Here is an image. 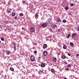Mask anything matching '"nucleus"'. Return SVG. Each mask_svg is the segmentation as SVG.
Segmentation results:
<instances>
[{"label": "nucleus", "mask_w": 79, "mask_h": 79, "mask_svg": "<svg viewBox=\"0 0 79 79\" xmlns=\"http://www.w3.org/2000/svg\"><path fill=\"white\" fill-rule=\"evenodd\" d=\"M12 16H15V12L13 13L12 14Z\"/></svg>", "instance_id": "obj_19"}, {"label": "nucleus", "mask_w": 79, "mask_h": 79, "mask_svg": "<svg viewBox=\"0 0 79 79\" xmlns=\"http://www.w3.org/2000/svg\"><path fill=\"white\" fill-rule=\"evenodd\" d=\"M62 58H63V59H64L65 58V56L64 55H63L61 56Z\"/></svg>", "instance_id": "obj_13"}, {"label": "nucleus", "mask_w": 79, "mask_h": 79, "mask_svg": "<svg viewBox=\"0 0 79 79\" xmlns=\"http://www.w3.org/2000/svg\"><path fill=\"white\" fill-rule=\"evenodd\" d=\"M13 44L14 45H16V44L15 43H13Z\"/></svg>", "instance_id": "obj_33"}, {"label": "nucleus", "mask_w": 79, "mask_h": 79, "mask_svg": "<svg viewBox=\"0 0 79 79\" xmlns=\"http://www.w3.org/2000/svg\"><path fill=\"white\" fill-rule=\"evenodd\" d=\"M35 18H37V17H38V16H39V15H38V14H36L35 15Z\"/></svg>", "instance_id": "obj_20"}, {"label": "nucleus", "mask_w": 79, "mask_h": 79, "mask_svg": "<svg viewBox=\"0 0 79 79\" xmlns=\"http://www.w3.org/2000/svg\"><path fill=\"white\" fill-rule=\"evenodd\" d=\"M20 16H23V14L22 13H20L19 14Z\"/></svg>", "instance_id": "obj_28"}, {"label": "nucleus", "mask_w": 79, "mask_h": 79, "mask_svg": "<svg viewBox=\"0 0 79 79\" xmlns=\"http://www.w3.org/2000/svg\"><path fill=\"white\" fill-rule=\"evenodd\" d=\"M7 11L8 13H10V11H11L10 10V9H8L7 10Z\"/></svg>", "instance_id": "obj_18"}, {"label": "nucleus", "mask_w": 79, "mask_h": 79, "mask_svg": "<svg viewBox=\"0 0 79 79\" xmlns=\"http://www.w3.org/2000/svg\"><path fill=\"white\" fill-rule=\"evenodd\" d=\"M64 79H67V78H64Z\"/></svg>", "instance_id": "obj_42"}, {"label": "nucleus", "mask_w": 79, "mask_h": 79, "mask_svg": "<svg viewBox=\"0 0 79 79\" xmlns=\"http://www.w3.org/2000/svg\"><path fill=\"white\" fill-rule=\"evenodd\" d=\"M40 66H41L42 68H44V67L45 66V64L44 63H42L41 64Z\"/></svg>", "instance_id": "obj_5"}, {"label": "nucleus", "mask_w": 79, "mask_h": 79, "mask_svg": "<svg viewBox=\"0 0 79 79\" xmlns=\"http://www.w3.org/2000/svg\"><path fill=\"white\" fill-rule=\"evenodd\" d=\"M23 3H24V1H23Z\"/></svg>", "instance_id": "obj_41"}, {"label": "nucleus", "mask_w": 79, "mask_h": 79, "mask_svg": "<svg viewBox=\"0 0 79 79\" xmlns=\"http://www.w3.org/2000/svg\"><path fill=\"white\" fill-rule=\"evenodd\" d=\"M76 35V34L75 33H73L72 34V37H74Z\"/></svg>", "instance_id": "obj_9"}, {"label": "nucleus", "mask_w": 79, "mask_h": 79, "mask_svg": "<svg viewBox=\"0 0 79 79\" xmlns=\"http://www.w3.org/2000/svg\"><path fill=\"white\" fill-rule=\"evenodd\" d=\"M65 71H69V68L66 67V68L64 69Z\"/></svg>", "instance_id": "obj_10"}, {"label": "nucleus", "mask_w": 79, "mask_h": 79, "mask_svg": "<svg viewBox=\"0 0 79 79\" xmlns=\"http://www.w3.org/2000/svg\"><path fill=\"white\" fill-rule=\"evenodd\" d=\"M43 55L44 56H47V51H44L43 53Z\"/></svg>", "instance_id": "obj_4"}, {"label": "nucleus", "mask_w": 79, "mask_h": 79, "mask_svg": "<svg viewBox=\"0 0 79 79\" xmlns=\"http://www.w3.org/2000/svg\"><path fill=\"white\" fill-rule=\"evenodd\" d=\"M14 19H18V17L17 16H15L14 17Z\"/></svg>", "instance_id": "obj_26"}, {"label": "nucleus", "mask_w": 79, "mask_h": 79, "mask_svg": "<svg viewBox=\"0 0 79 79\" xmlns=\"http://www.w3.org/2000/svg\"><path fill=\"white\" fill-rule=\"evenodd\" d=\"M56 21L58 23H60L61 21V19L60 18H57L56 19Z\"/></svg>", "instance_id": "obj_6"}, {"label": "nucleus", "mask_w": 79, "mask_h": 79, "mask_svg": "<svg viewBox=\"0 0 79 79\" xmlns=\"http://www.w3.org/2000/svg\"><path fill=\"white\" fill-rule=\"evenodd\" d=\"M63 48L64 49H66L67 48V47L66 45H65L63 46Z\"/></svg>", "instance_id": "obj_14"}, {"label": "nucleus", "mask_w": 79, "mask_h": 79, "mask_svg": "<svg viewBox=\"0 0 79 79\" xmlns=\"http://www.w3.org/2000/svg\"><path fill=\"white\" fill-rule=\"evenodd\" d=\"M51 72H52V73H53V72H54L55 71V70L53 69H51Z\"/></svg>", "instance_id": "obj_12"}, {"label": "nucleus", "mask_w": 79, "mask_h": 79, "mask_svg": "<svg viewBox=\"0 0 79 79\" xmlns=\"http://www.w3.org/2000/svg\"><path fill=\"white\" fill-rule=\"evenodd\" d=\"M34 45H37V43L36 42L34 44Z\"/></svg>", "instance_id": "obj_34"}, {"label": "nucleus", "mask_w": 79, "mask_h": 79, "mask_svg": "<svg viewBox=\"0 0 79 79\" xmlns=\"http://www.w3.org/2000/svg\"><path fill=\"white\" fill-rule=\"evenodd\" d=\"M68 55H69V56H71V54H70V53H68Z\"/></svg>", "instance_id": "obj_35"}, {"label": "nucleus", "mask_w": 79, "mask_h": 79, "mask_svg": "<svg viewBox=\"0 0 79 79\" xmlns=\"http://www.w3.org/2000/svg\"><path fill=\"white\" fill-rule=\"evenodd\" d=\"M78 30L79 31V27L78 28Z\"/></svg>", "instance_id": "obj_40"}, {"label": "nucleus", "mask_w": 79, "mask_h": 79, "mask_svg": "<svg viewBox=\"0 0 79 79\" xmlns=\"http://www.w3.org/2000/svg\"><path fill=\"white\" fill-rule=\"evenodd\" d=\"M74 6V4H70V6Z\"/></svg>", "instance_id": "obj_30"}, {"label": "nucleus", "mask_w": 79, "mask_h": 79, "mask_svg": "<svg viewBox=\"0 0 79 79\" xmlns=\"http://www.w3.org/2000/svg\"><path fill=\"white\" fill-rule=\"evenodd\" d=\"M70 15H71V14H70Z\"/></svg>", "instance_id": "obj_45"}, {"label": "nucleus", "mask_w": 79, "mask_h": 79, "mask_svg": "<svg viewBox=\"0 0 79 79\" xmlns=\"http://www.w3.org/2000/svg\"><path fill=\"white\" fill-rule=\"evenodd\" d=\"M47 26V23H43L41 25V26L43 27H45Z\"/></svg>", "instance_id": "obj_1"}, {"label": "nucleus", "mask_w": 79, "mask_h": 79, "mask_svg": "<svg viewBox=\"0 0 79 79\" xmlns=\"http://www.w3.org/2000/svg\"><path fill=\"white\" fill-rule=\"evenodd\" d=\"M47 44H45L43 45V48L44 49H45V48H47Z\"/></svg>", "instance_id": "obj_8"}, {"label": "nucleus", "mask_w": 79, "mask_h": 79, "mask_svg": "<svg viewBox=\"0 0 79 79\" xmlns=\"http://www.w3.org/2000/svg\"><path fill=\"white\" fill-rule=\"evenodd\" d=\"M50 21H52V19H48V22L49 23H50Z\"/></svg>", "instance_id": "obj_15"}, {"label": "nucleus", "mask_w": 79, "mask_h": 79, "mask_svg": "<svg viewBox=\"0 0 79 79\" xmlns=\"http://www.w3.org/2000/svg\"><path fill=\"white\" fill-rule=\"evenodd\" d=\"M65 10H68V6H67L65 7Z\"/></svg>", "instance_id": "obj_24"}, {"label": "nucleus", "mask_w": 79, "mask_h": 79, "mask_svg": "<svg viewBox=\"0 0 79 79\" xmlns=\"http://www.w3.org/2000/svg\"><path fill=\"white\" fill-rule=\"evenodd\" d=\"M40 57H39L38 59V60H40Z\"/></svg>", "instance_id": "obj_32"}, {"label": "nucleus", "mask_w": 79, "mask_h": 79, "mask_svg": "<svg viewBox=\"0 0 79 79\" xmlns=\"http://www.w3.org/2000/svg\"><path fill=\"white\" fill-rule=\"evenodd\" d=\"M14 51H15V50H16V46H15L14 47Z\"/></svg>", "instance_id": "obj_27"}, {"label": "nucleus", "mask_w": 79, "mask_h": 79, "mask_svg": "<svg viewBox=\"0 0 79 79\" xmlns=\"http://www.w3.org/2000/svg\"><path fill=\"white\" fill-rule=\"evenodd\" d=\"M22 29H23V30H24V28L22 27Z\"/></svg>", "instance_id": "obj_39"}, {"label": "nucleus", "mask_w": 79, "mask_h": 79, "mask_svg": "<svg viewBox=\"0 0 79 79\" xmlns=\"http://www.w3.org/2000/svg\"><path fill=\"white\" fill-rule=\"evenodd\" d=\"M52 61L54 62L56 61V58L55 57L53 58L52 59Z\"/></svg>", "instance_id": "obj_7"}, {"label": "nucleus", "mask_w": 79, "mask_h": 79, "mask_svg": "<svg viewBox=\"0 0 79 79\" xmlns=\"http://www.w3.org/2000/svg\"><path fill=\"white\" fill-rule=\"evenodd\" d=\"M70 37V34H69L67 35L66 38H69Z\"/></svg>", "instance_id": "obj_16"}, {"label": "nucleus", "mask_w": 79, "mask_h": 79, "mask_svg": "<svg viewBox=\"0 0 79 79\" xmlns=\"http://www.w3.org/2000/svg\"><path fill=\"white\" fill-rule=\"evenodd\" d=\"M10 70H11V71H14V69H13V68H10Z\"/></svg>", "instance_id": "obj_22"}, {"label": "nucleus", "mask_w": 79, "mask_h": 79, "mask_svg": "<svg viewBox=\"0 0 79 79\" xmlns=\"http://www.w3.org/2000/svg\"><path fill=\"white\" fill-rule=\"evenodd\" d=\"M65 64H67V62H65Z\"/></svg>", "instance_id": "obj_38"}, {"label": "nucleus", "mask_w": 79, "mask_h": 79, "mask_svg": "<svg viewBox=\"0 0 79 79\" xmlns=\"http://www.w3.org/2000/svg\"><path fill=\"white\" fill-rule=\"evenodd\" d=\"M58 31H60V29H59Z\"/></svg>", "instance_id": "obj_43"}, {"label": "nucleus", "mask_w": 79, "mask_h": 79, "mask_svg": "<svg viewBox=\"0 0 79 79\" xmlns=\"http://www.w3.org/2000/svg\"><path fill=\"white\" fill-rule=\"evenodd\" d=\"M1 40H2V41H4V38H3L2 37L1 38Z\"/></svg>", "instance_id": "obj_25"}, {"label": "nucleus", "mask_w": 79, "mask_h": 79, "mask_svg": "<svg viewBox=\"0 0 79 79\" xmlns=\"http://www.w3.org/2000/svg\"><path fill=\"white\" fill-rule=\"evenodd\" d=\"M63 22L64 23H65L66 22V20H63Z\"/></svg>", "instance_id": "obj_23"}, {"label": "nucleus", "mask_w": 79, "mask_h": 79, "mask_svg": "<svg viewBox=\"0 0 79 79\" xmlns=\"http://www.w3.org/2000/svg\"><path fill=\"white\" fill-rule=\"evenodd\" d=\"M34 53H35V54H36V53H37V51H35L34 52Z\"/></svg>", "instance_id": "obj_31"}, {"label": "nucleus", "mask_w": 79, "mask_h": 79, "mask_svg": "<svg viewBox=\"0 0 79 79\" xmlns=\"http://www.w3.org/2000/svg\"><path fill=\"white\" fill-rule=\"evenodd\" d=\"M0 27H1V26L0 25Z\"/></svg>", "instance_id": "obj_44"}, {"label": "nucleus", "mask_w": 79, "mask_h": 79, "mask_svg": "<svg viewBox=\"0 0 79 79\" xmlns=\"http://www.w3.org/2000/svg\"><path fill=\"white\" fill-rule=\"evenodd\" d=\"M76 56H79V54H76Z\"/></svg>", "instance_id": "obj_37"}, {"label": "nucleus", "mask_w": 79, "mask_h": 79, "mask_svg": "<svg viewBox=\"0 0 79 79\" xmlns=\"http://www.w3.org/2000/svg\"><path fill=\"white\" fill-rule=\"evenodd\" d=\"M10 51H7L6 53V54L7 55H10Z\"/></svg>", "instance_id": "obj_11"}, {"label": "nucleus", "mask_w": 79, "mask_h": 79, "mask_svg": "<svg viewBox=\"0 0 79 79\" xmlns=\"http://www.w3.org/2000/svg\"><path fill=\"white\" fill-rule=\"evenodd\" d=\"M30 30H31V31L32 32H34V30H35L34 28V27H31V28Z\"/></svg>", "instance_id": "obj_3"}, {"label": "nucleus", "mask_w": 79, "mask_h": 79, "mask_svg": "<svg viewBox=\"0 0 79 79\" xmlns=\"http://www.w3.org/2000/svg\"><path fill=\"white\" fill-rule=\"evenodd\" d=\"M52 29H54V28H55V27L54 26V25H52Z\"/></svg>", "instance_id": "obj_29"}, {"label": "nucleus", "mask_w": 79, "mask_h": 79, "mask_svg": "<svg viewBox=\"0 0 79 79\" xmlns=\"http://www.w3.org/2000/svg\"><path fill=\"white\" fill-rule=\"evenodd\" d=\"M70 44L71 46H72V47L74 46V44L72 43H70Z\"/></svg>", "instance_id": "obj_17"}, {"label": "nucleus", "mask_w": 79, "mask_h": 79, "mask_svg": "<svg viewBox=\"0 0 79 79\" xmlns=\"http://www.w3.org/2000/svg\"><path fill=\"white\" fill-rule=\"evenodd\" d=\"M71 66V64H69L67 65V66L68 68H69V67H70Z\"/></svg>", "instance_id": "obj_21"}, {"label": "nucleus", "mask_w": 79, "mask_h": 79, "mask_svg": "<svg viewBox=\"0 0 79 79\" xmlns=\"http://www.w3.org/2000/svg\"><path fill=\"white\" fill-rule=\"evenodd\" d=\"M31 60L32 61H35V57L34 56H32L31 57Z\"/></svg>", "instance_id": "obj_2"}, {"label": "nucleus", "mask_w": 79, "mask_h": 79, "mask_svg": "<svg viewBox=\"0 0 79 79\" xmlns=\"http://www.w3.org/2000/svg\"><path fill=\"white\" fill-rule=\"evenodd\" d=\"M54 27H56V25H54Z\"/></svg>", "instance_id": "obj_36"}]
</instances>
